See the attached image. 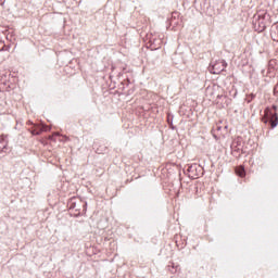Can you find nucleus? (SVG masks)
<instances>
[{
    "instance_id": "1",
    "label": "nucleus",
    "mask_w": 278,
    "mask_h": 278,
    "mask_svg": "<svg viewBox=\"0 0 278 278\" xmlns=\"http://www.w3.org/2000/svg\"><path fill=\"white\" fill-rule=\"evenodd\" d=\"M225 68H227V62L225 60H218L212 65L210 71L213 75H220Z\"/></svg>"
},
{
    "instance_id": "4",
    "label": "nucleus",
    "mask_w": 278,
    "mask_h": 278,
    "mask_svg": "<svg viewBox=\"0 0 278 278\" xmlns=\"http://www.w3.org/2000/svg\"><path fill=\"white\" fill-rule=\"evenodd\" d=\"M8 149V138L5 136H0V153H3Z\"/></svg>"
},
{
    "instance_id": "5",
    "label": "nucleus",
    "mask_w": 278,
    "mask_h": 278,
    "mask_svg": "<svg viewBox=\"0 0 278 278\" xmlns=\"http://www.w3.org/2000/svg\"><path fill=\"white\" fill-rule=\"evenodd\" d=\"M236 173L239 177H244L245 172H244V167L243 166H239L236 168Z\"/></svg>"
},
{
    "instance_id": "3",
    "label": "nucleus",
    "mask_w": 278,
    "mask_h": 278,
    "mask_svg": "<svg viewBox=\"0 0 278 278\" xmlns=\"http://www.w3.org/2000/svg\"><path fill=\"white\" fill-rule=\"evenodd\" d=\"M270 36L274 42H278V25L271 26Z\"/></svg>"
},
{
    "instance_id": "2",
    "label": "nucleus",
    "mask_w": 278,
    "mask_h": 278,
    "mask_svg": "<svg viewBox=\"0 0 278 278\" xmlns=\"http://www.w3.org/2000/svg\"><path fill=\"white\" fill-rule=\"evenodd\" d=\"M268 121H270V125H271L273 129H275V127H277V125H278V117H277V113L273 114L270 109L265 110L264 123H268Z\"/></svg>"
}]
</instances>
